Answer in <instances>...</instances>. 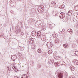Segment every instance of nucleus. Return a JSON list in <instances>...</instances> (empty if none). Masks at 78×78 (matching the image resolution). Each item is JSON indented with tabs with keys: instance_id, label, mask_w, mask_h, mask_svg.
Here are the masks:
<instances>
[{
	"instance_id": "obj_1",
	"label": "nucleus",
	"mask_w": 78,
	"mask_h": 78,
	"mask_svg": "<svg viewBox=\"0 0 78 78\" xmlns=\"http://www.w3.org/2000/svg\"><path fill=\"white\" fill-rule=\"evenodd\" d=\"M55 74L56 75H57L58 78H62L63 77V73H62L61 72L57 71L55 73Z\"/></svg>"
},
{
	"instance_id": "obj_2",
	"label": "nucleus",
	"mask_w": 78,
	"mask_h": 78,
	"mask_svg": "<svg viewBox=\"0 0 78 78\" xmlns=\"http://www.w3.org/2000/svg\"><path fill=\"white\" fill-rule=\"evenodd\" d=\"M40 37L42 41H45L46 39V36L45 35L41 34Z\"/></svg>"
},
{
	"instance_id": "obj_3",
	"label": "nucleus",
	"mask_w": 78,
	"mask_h": 78,
	"mask_svg": "<svg viewBox=\"0 0 78 78\" xmlns=\"http://www.w3.org/2000/svg\"><path fill=\"white\" fill-rule=\"evenodd\" d=\"M47 45L48 46V48H51V47L53 46V44L49 42L47 43Z\"/></svg>"
},
{
	"instance_id": "obj_4",
	"label": "nucleus",
	"mask_w": 78,
	"mask_h": 78,
	"mask_svg": "<svg viewBox=\"0 0 78 78\" xmlns=\"http://www.w3.org/2000/svg\"><path fill=\"white\" fill-rule=\"evenodd\" d=\"M66 16V14L65 13L62 12L60 14V17L61 19H64L65 16Z\"/></svg>"
},
{
	"instance_id": "obj_5",
	"label": "nucleus",
	"mask_w": 78,
	"mask_h": 78,
	"mask_svg": "<svg viewBox=\"0 0 78 78\" xmlns=\"http://www.w3.org/2000/svg\"><path fill=\"white\" fill-rule=\"evenodd\" d=\"M73 12L72 10H70L68 12L67 14L68 16H72Z\"/></svg>"
},
{
	"instance_id": "obj_6",
	"label": "nucleus",
	"mask_w": 78,
	"mask_h": 78,
	"mask_svg": "<svg viewBox=\"0 0 78 78\" xmlns=\"http://www.w3.org/2000/svg\"><path fill=\"white\" fill-rule=\"evenodd\" d=\"M52 36L54 38H56L58 37V34L56 33H53Z\"/></svg>"
},
{
	"instance_id": "obj_7",
	"label": "nucleus",
	"mask_w": 78,
	"mask_h": 78,
	"mask_svg": "<svg viewBox=\"0 0 78 78\" xmlns=\"http://www.w3.org/2000/svg\"><path fill=\"white\" fill-rule=\"evenodd\" d=\"M70 69L72 71H74L75 70V67L73 66H71L70 67Z\"/></svg>"
},
{
	"instance_id": "obj_8",
	"label": "nucleus",
	"mask_w": 78,
	"mask_h": 78,
	"mask_svg": "<svg viewBox=\"0 0 78 78\" xmlns=\"http://www.w3.org/2000/svg\"><path fill=\"white\" fill-rule=\"evenodd\" d=\"M11 58L12 59H14L15 60V59H17V56H15V55H12L11 56Z\"/></svg>"
},
{
	"instance_id": "obj_9",
	"label": "nucleus",
	"mask_w": 78,
	"mask_h": 78,
	"mask_svg": "<svg viewBox=\"0 0 78 78\" xmlns=\"http://www.w3.org/2000/svg\"><path fill=\"white\" fill-rule=\"evenodd\" d=\"M55 42L57 44H59V41L58 38H56V40H55Z\"/></svg>"
},
{
	"instance_id": "obj_10",
	"label": "nucleus",
	"mask_w": 78,
	"mask_h": 78,
	"mask_svg": "<svg viewBox=\"0 0 78 78\" xmlns=\"http://www.w3.org/2000/svg\"><path fill=\"white\" fill-rule=\"evenodd\" d=\"M48 53L49 55H50V54H51L53 53V51L51 50H50L48 51Z\"/></svg>"
},
{
	"instance_id": "obj_11",
	"label": "nucleus",
	"mask_w": 78,
	"mask_h": 78,
	"mask_svg": "<svg viewBox=\"0 0 78 78\" xmlns=\"http://www.w3.org/2000/svg\"><path fill=\"white\" fill-rule=\"evenodd\" d=\"M28 78L27 75L26 74H24L21 77V78Z\"/></svg>"
},
{
	"instance_id": "obj_12",
	"label": "nucleus",
	"mask_w": 78,
	"mask_h": 78,
	"mask_svg": "<svg viewBox=\"0 0 78 78\" xmlns=\"http://www.w3.org/2000/svg\"><path fill=\"white\" fill-rule=\"evenodd\" d=\"M41 35H42V34H41V32L40 31L38 32L37 33V36H39L40 37H41Z\"/></svg>"
},
{
	"instance_id": "obj_13",
	"label": "nucleus",
	"mask_w": 78,
	"mask_h": 78,
	"mask_svg": "<svg viewBox=\"0 0 78 78\" xmlns=\"http://www.w3.org/2000/svg\"><path fill=\"white\" fill-rule=\"evenodd\" d=\"M46 26H44L42 27V29L44 30L45 31L46 30Z\"/></svg>"
},
{
	"instance_id": "obj_14",
	"label": "nucleus",
	"mask_w": 78,
	"mask_h": 78,
	"mask_svg": "<svg viewBox=\"0 0 78 78\" xmlns=\"http://www.w3.org/2000/svg\"><path fill=\"white\" fill-rule=\"evenodd\" d=\"M51 5H52L53 6H55L56 5V2H52L51 3Z\"/></svg>"
},
{
	"instance_id": "obj_15",
	"label": "nucleus",
	"mask_w": 78,
	"mask_h": 78,
	"mask_svg": "<svg viewBox=\"0 0 78 78\" xmlns=\"http://www.w3.org/2000/svg\"><path fill=\"white\" fill-rule=\"evenodd\" d=\"M63 46L64 48H68V45H67L66 44H63Z\"/></svg>"
},
{
	"instance_id": "obj_16",
	"label": "nucleus",
	"mask_w": 78,
	"mask_h": 78,
	"mask_svg": "<svg viewBox=\"0 0 78 78\" xmlns=\"http://www.w3.org/2000/svg\"><path fill=\"white\" fill-rule=\"evenodd\" d=\"M73 62L74 63V64L76 65L77 66L78 65V61H76V60H74L73 61Z\"/></svg>"
},
{
	"instance_id": "obj_17",
	"label": "nucleus",
	"mask_w": 78,
	"mask_h": 78,
	"mask_svg": "<svg viewBox=\"0 0 78 78\" xmlns=\"http://www.w3.org/2000/svg\"><path fill=\"white\" fill-rule=\"evenodd\" d=\"M59 8L61 9H63V8H64V5H60L59 6Z\"/></svg>"
},
{
	"instance_id": "obj_18",
	"label": "nucleus",
	"mask_w": 78,
	"mask_h": 78,
	"mask_svg": "<svg viewBox=\"0 0 78 78\" xmlns=\"http://www.w3.org/2000/svg\"><path fill=\"white\" fill-rule=\"evenodd\" d=\"M31 48L32 49H35V48H36V47H35V45H32V47H31Z\"/></svg>"
},
{
	"instance_id": "obj_19",
	"label": "nucleus",
	"mask_w": 78,
	"mask_h": 78,
	"mask_svg": "<svg viewBox=\"0 0 78 78\" xmlns=\"http://www.w3.org/2000/svg\"><path fill=\"white\" fill-rule=\"evenodd\" d=\"M55 66H59V64L58 63H55Z\"/></svg>"
},
{
	"instance_id": "obj_20",
	"label": "nucleus",
	"mask_w": 78,
	"mask_h": 78,
	"mask_svg": "<svg viewBox=\"0 0 78 78\" xmlns=\"http://www.w3.org/2000/svg\"><path fill=\"white\" fill-rule=\"evenodd\" d=\"M38 12H41H41H43V10H42V9H38Z\"/></svg>"
},
{
	"instance_id": "obj_21",
	"label": "nucleus",
	"mask_w": 78,
	"mask_h": 78,
	"mask_svg": "<svg viewBox=\"0 0 78 78\" xmlns=\"http://www.w3.org/2000/svg\"><path fill=\"white\" fill-rule=\"evenodd\" d=\"M37 52L39 53H41V50L40 49H38L37 50Z\"/></svg>"
},
{
	"instance_id": "obj_22",
	"label": "nucleus",
	"mask_w": 78,
	"mask_h": 78,
	"mask_svg": "<svg viewBox=\"0 0 78 78\" xmlns=\"http://www.w3.org/2000/svg\"><path fill=\"white\" fill-rule=\"evenodd\" d=\"M36 33L35 32V33L32 34V35L33 36H36Z\"/></svg>"
},
{
	"instance_id": "obj_23",
	"label": "nucleus",
	"mask_w": 78,
	"mask_h": 78,
	"mask_svg": "<svg viewBox=\"0 0 78 78\" xmlns=\"http://www.w3.org/2000/svg\"><path fill=\"white\" fill-rule=\"evenodd\" d=\"M20 48H21V50L22 51H23V50H24V49H25V47H21Z\"/></svg>"
},
{
	"instance_id": "obj_24",
	"label": "nucleus",
	"mask_w": 78,
	"mask_h": 78,
	"mask_svg": "<svg viewBox=\"0 0 78 78\" xmlns=\"http://www.w3.org/2000/svg\"><path fill=\"white\" fill-rule=\"evenodd\" d=\"M75 55L77 56L78 55V51H76L75 52Z\"/></svg>"
},
{
	"instance_id": "obj_25",
	"label": "nucleus",
	"mask_w": 78,
	"mask_h": 78,
	"mask_svg": "<svg viewBox=\"0 0 78 78\" xmlns=\"http://www.w3.org/2000/svg\"><path fill=\"white\" fill-rule=\"evenodd\" d=\"M32 42V40H31V39H30L29 40V43H31Z\"/></svg>"
},
{
	"instance_id": "obj_26",
	"label": "nucleus",
	"mask_w": 78,
	"mask_h": 78,
	"mask_svg": "<svg viewBox=\"0 0 78 78\" xmlns=\"http://www.w3.org/2000/svg\"><path fill=\"white\" fill-rule=\"evenodd\" d=\"M51 61L52 64H53V63H54V60H53V59H52L51 60Z\"/></svg>"
},
{
	"instance_id": "obj_27",
	"label": "nucleus",
	"mask_w": 78,
	"mask_h": 78,
	"mask_svg": "<svg viewBox=\"0 0 78 78\" xmlns=\"http://www.w3.org/2000/svg\"><path fill=\"white\" fill-rule=\"evenodd\" d=\"M65 32V30L64 29H62V33H64V32Z\"/></svg>"
},
{
	"instance_id": "obj_28",
	"label": "nucleus",
	"mask_w": 78,
	"mask_h": 78,
	"mask_svg": "<svg viewBox=\"0 0 78 78\" xmlns=\"http://www.w3.org/2000/svg\"><path fill=\"white\" fill-rule=\"evenodd\" d=\"M78 8V5H76L75 6V9H76V8Z\"/></svg>"
},
{
	"instance_id": "obj_29",
	"label": "nucleus",
	"mask_w": 78,
	"mask_h": 78,
	"mask_svg": "<svg viewBox=\"0 0 78 78\" xmlns=\"http://www.w3.org/2000/svg\"><path fill=\"white\" fill-rule=\"evenodd\" d=\"M13 69H16V68L14 66H13L12 67Z\"/></svg>"
},
{
	"instance_id": "obj_30",
	"label": "nucleus",
	"mask_w": 78,
	"mask_h": 78,
	"mask_svg": "<svg viewBox=\"0 0 78 78\" xmlns=\"http://www.w3.org/2000/svg\"><path fill=\"white\" fill-rule=\"evenodd\" d=\"M14 78H19V76H15L14 77Z\"/></svg>"
},
{
	"instance_id": "obj_31",
	"label": "nucleus",
	"mask_w": 78,
	"mask_h": 78,
	"mask_svg": "<svg viewBox=\"0 0 78 78\" xmlns=\"http://www.w3.org/2000/svg\"><path fill=\"white\" fill-rule=\"evenodd\" d=\"M21 34L22 35V36H23L24 35V33H23V32H21Z\"/></svg>"
},
{
	"instance_id": "obj_32",
	"label": "nucleus",
	"mask_w": 78,
	"mask_h": 78,
	"mask_svg": "<svg viewBox=\"0 0 78 78\" xmlns=\"http://www.w3.org/2000/svg\"><path fill=\"white\" fill-rule=\"evenodd\" d=\"M54 56H56V52H54L53 54Z\"/></svg>"
},
{
	"instance_id": "obj_33",
	"label": "nucleus",
	"mask_w": 78,
	"mask_h": 78,
	"mask_svg": "<svg viewBox=\"0 0 78 78\" xmlns=\"http://www.w3.org/2000/svg\"><path fill=\"white\" fill-rule=\"evenodd\" d=\"M36 33V32L34 31L32 32V34H33L34 33Z\"/></svg>"
},
{
	"instance_id": "obj_34",
	"label": "nucleus",
	"mask_w": 78,
	"mask_h": 78,
	"mask_svg": "<svg viewBox=\"0 0 78 78\" xmlns=\"http://www.w3.org/2000/svg\"><path fill=\"white\" fill-rule=\"evenodd\" d=\"M16 70H17V71H19V70L18 69L16 68Z\"/></svg>"
},
{
	"instance_id": "obj_35",
	"label": "nucleus",
	"mask_w": 78,
	"mask_h": 78,
	"mask_svg": "<svg viewBox=\"0 0 78 78\" xmlns=\"http://www.w3.org/2000/svg\"><path fill=\"white\" fill-rule=\"evenodd\" d=\"M40 67H41V66H38V68H40Z\"/></svg>"
},
{
	"instance_id": "obj_36",
	"label": "nucleus",
	"mask_w": 78,
	"mask_h": 78,
	"mask_svg": "<svg viewBox=\"0 0 78 78\" xmlns=\"http://www.w3.org/2000/svg\"><path fill=\"white\" fill-rule=\"evenodd\" d=\"M13 5H13V7H14V3H13Z\"/></svg>"
},
{
	"instance_id": "obj_37",
	"label": "nucleus",
	"mask_w": 78,
	"mask_h": 78,
	"mask_svg": "<svg viewBox=\"0 0 78 78\" xmlns=\"http://www.w3.org/2000/svg\"><path fill=\"white\" fill-rule=\"evenodd\" d=\"M50 26H51V24H49V27H50Z\"/></svg>"
},
{
	"instance_id": "obj_38",
	"label": "nucleus",
	"mask_w": 78,
	"mask_h": 78,
	"mask_svg": "<svg viewBox=\"0 0 78 78\" xmlns=\"http://www.w3.org/2000/svg\"><path fill=\"white\" fill-rule=\"evenodd\" d=\"M76 9H77L76 11H77V10H78V7L76 8Z\"/></svg>"
},
{
	"instance_id": "obj_39",
	"label": "nucleus",
	"mask_w": 78,
	"mask_h": 78,
	"mask_svg": "<svg viewBox=\"0 0 78 78\" xmlns=\"http://www.w3.org/2000/svg\"><path fill=\"white\" fill-rule=\"evenodd\" d=\"M74 0V2H75V1H76V0Z\"/></svg>"
},
{
	"instance_id": "obj_40",
	"label": "nucleus",
	"mask_w": 78,
	"mask_h": 78,
	"mask_svg": "<svg viewBox=\"0 0 78 78\" xmlns=\"http://www.w3.org/2000/svg\"><path fill=\"white\" fill-rule=\"evenodd\" d=\"M69 39H70V37H69Z\"/></svg>"
},
{
	"instance_id": "obj_41",
	"label": "nucleus",
	"mask_w": 78,
	"mask_h": 78,
	"mask_svg": "<svg viewBox=\"0 0 78 78\" xmlns=\"http://www.w3.org/2000/svg\"><path fill=\"white\" fill-rule=\"evenodd\" d=\"M15 5H16V3H15Z\"/></svg>"
},
{
	"instance_id": "obj_42",
	"label": "nucleus",
	"mask_w": 78,
	"mask_h": 78,
	"mask_svg": "<svg viewBox=\"0 0 78 78\" xmlns=\"http://www.w3.org/2000/svg\"><path fill=\"white\" fill-rule=\"evenodd\" d=\"M56 16V14H55V16Z\"/></svg>"
},
{
	"instance_id": "obj_43",
	"label": "nucleus",
	"mask_w": 78,
	"mask_h": 78,
	"mask_svg": "<svg viewBox=\"0 0 78 78\" xmlns=\"http://www.w3.org/2000/svg\"><path fill=\"white\" fill-rule=\"evenodd\" d=\"M70 30H72V29H70Z\"/></svg>"
},
{
	"instance_id": "obj_44",
	"label": "nucleus",
	"mask_w": 78,
	"mask_h": 78,
	"mask_svg": "<svg viewBox=\"0 0 78 78\" xmlns=\"http://www.w3.org/2000/svg\"><path fill=\"white\" fill-rule=\"evenodd\" d=\"M68 32H69L70 33V31H68Z\"/></svg>"
}]
</instances>
